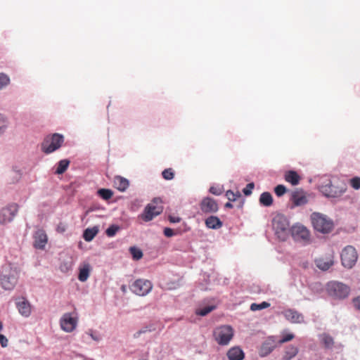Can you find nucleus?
<instances>
[{"label":"nucleus","mask_w":360,"mask_h":360,"mask_svg":"<svg viewBox=\"0 0 360 360\" xmlns=\"http://www.w3.org/2000/svg\"><path fill=\"white\" fill-rule=\"evenodd\" d=\"M19 272L16 268L10 265L3 267L0 275V285L6 290L14 288L18 283Z\"/></svg>","instance_id":"obj_1"},{"label":"nucleus","mask_w":360,"mask_h":360,"mask_svg":"<svg viewBox=\"0 0 360 360\" xmlns=\"http://www.w3.org/2000/svg\"><path fill=\"white\" fill-rule=\"evenodd\" d=\"M272 226L277 238L285 241L290 233V224L287 218L282 214H277L272 220Z\"/></svg>","instance_id":"obj_2"},{"label":"nucleus","mask_w":360,"mask_h":360,"mask_svg":"<svg viewBox=\"0 0 360 360\" xmlns=\"http://www.w3.org/2000/svg\"><path fill=\"white\" fill-rule=\"evenodd\" d=\"M311 219L314 229L320 233H328L333 229V221L323 214L314 212Z\"/></svg>","instance_id":"obj_3"},{"label":"nucleus","mask_w":360,"mask_h":360,"mask_svg":"<svg viewBox=\"0 0 360 360\" xmlns=\"http://www.w3.org/2000/svg\"><path fill=\"white\" fill-rule=\"evenodd\" d=\"M63 141V136L59 134L47 135L41 143V149L46 154L51 153L58 150Z\"/></svg>","instance_id":"obj_4"},{"label":"nucleus","mask_w":360,"mask_h":360,"mask_svg":"<svg viewBox=\"0 0 360 360\" xmlns=\"http://www.w3.org/2000/svg\"><path fill=\"white\" fill-rule=\"evenodd\" d=\"M234 335L233 329L227 325L217 327L213 331V337L218 345H228Z\"/></svg>","instance_id":"obj_5"},{"label":"nucleus","mask_w":360,"mask_h":360,"mask_svg":"<svg viewBox=\"0 0 360 360\" xmlns=\"http://www.w3.org/2000/svg\"><path fill=\"white\" fill-rule=\"evenodd\" d=\"M162 211V200L159 198H155L145 207L140 217L145 221H149L155 217L161 214Z\"/></svg>","instance_id":"obj_6"},{"label":"nucleus","mask_w":360,"mask_h":360,"mask_svg":"<svg viewBox=\"0 0 360 360\" xmlns=\"http://www.w3.org/2000/svg\"><path fill=\"white\" fill-rule=\"evenodd\" d=\"M327 291L330 296L335 298L343 299L349 295V288L342 283L331 281L327 285Z\"/></svg>","instance_id":"obj_7"},{"label":"nucleus","mask_w":360,"mask_h":360,"mask_svg":"<svg viewBox=\"0 0 360 360\" xmlns=\"http://www.w3.org/2000/svg\"><path fill=\"white\" fill-rule=\"evenodd\" d=\"M19 205L11 202L0 210V224L5 225L13 221L18 212Z\"/></svg>","instance_id":"obj_8"},{"label":"nucleus","mask_w":360,"mask_h":360,"mask_svg":"<svg viewBox=\"0 0 360 360\" xmlns=\"http://www.w3.org/2000/svg\"><path fill=\"white\" fill-rule=\"evenodd\" d=\"M357 259V252L353 246L347 245L342 250L341 262L345 267L351 269L356 264Z\"/></svg>","instance_id":"obj_9"},{"label":"nucleus","mask_w":360,"mask_h":360,"mask_svg":"<svg viewBox=\"0 0 360 360\" xmlns=\"http://www.w3.org/2000/svg\"><path fill=\"white\" fill-rule=\"evenodd\" d=\"M152 289V283L146 279H137L131 286V291L139 296L148 295Z\"/></svg>","instance_id":"obj_10"},{"label":"nucleus","mask_w":360,"mask_h":360,"mask_svg":"<svg viewBox=\"0 0 360 360\" xmlns=\"http://www.w3.org/2000/svg\"><path fill=\"white\" fill-rule=\"evenodd\" d=\"M346 191L345 186L337 187L329 182L321 187L322 193L328 198H338Z\"/></svg>","instance_id":"obj_11"},{"label":"nucleus","mask_w":360,"mask_h":360,"mask_svg":"<svg viewBox=\"0 0 360 360\" xmlns=\"http://www.w3.org/2000/svg\"><path fill=\"white\" fill-rule=\"evenodd\" d=\"M200 208L205 214H212L218 211L219 205L214 199L210 197H206L201 200Z\"/></svg>","instance_id":"obj_12"},{"label":"nucleus","mask_w":360,"mask_h":360,"mask_svg":"<svg viewBox=\"0 0 360 360\" xmlns=\"http://www.w3.org/2000/svg\"><path fill=\"white\" fill-rule=\"evenodd\" d=\"M34 247L37 249L44 250L48 242V237L44 230H37L33 236Z\"/></svg>","instance_id":"obj_13"},{"label":"nucleus","mask_w":360,"mask_h":360,"mask_svg":"<svg viewBox=\"0 0 360 360\" xmlns=\"http://www.w3.org/2000/svg\"><path fill=\"white\" fill-rule=\"evenodd\" d=\"M276 347V342L274 337H269L260 347L259 354L262 357L269 355Z\"/></svg>","instance_id":"obj_14"},{"label":"nucleus","mask_w":360,"mask_h":360,"mask_svg":"<svg viewBox=\"0 0 360 360\" xmlns=\"http://www.w3.org/2000/svg\"><path fill=\"white\" fill-rule=\"evenodd\" d=\"M290 200L295 206H302L308 202L306 193L302 189H296L292 191Z\"/></svg>","instance_id":"obj_15"},{"label":"nucleus","mask_w":360,"mask_h":360,"mask_svg":"<svg viewBox=\"0 0 360 360\" xmlns=\"http://www.w3.org/2000/svg\"><path fill=\"white\" fill-rule=\"evenodd\" d=\"M292 236L297 239L308 241L310 238V233L304 226L298 225L293 226Z\"/></svg>","instance_id":"obj_16"},{"label":"nucleus","mask_w":360,"mask_h":360,"mask_svg":"<svg viewBox=\"0 0 360 360\" xmlns=\"http://www.w3.org/2000/svg\"><path fill=\"white\" fill-rule=\"evenodd\" d=\"M16 306L21 315L28 317L31 314V305L24 297L18 298L16 301Z\"/></svg>","instance_id":"obj_17"},{"label":"nucleus","mask_w":360,"mask_h":360,"mask_svg":"<svg viewBox=\"0 0 360 360\" xmlns=\"http://www.w3.org/2000/svg\"><path fill=\"white\" fill-rule=\"evenodd\" d=\"M285 319L293 323H301L304 322V316L302 314L293 309H287L283 311Z\"/></svg>","instance_id":"obj_18"},{"label":"nucleus","mask_w":360,"mask_h":360,"mask_svg":"<svg viewBox=\"0 0 360 360\" xmlns=\"http://www.w3.org/2000/svg\"><path fill=\"white\" fill-rule=\"evenodd\" d=\"M226 356L229 360H243L245 353L240 347L235 346L228 350Z\"/></svg>","instance_id":"obj_19"},{"label":"nucleus","mask_w":360,"mask_h":360,"mask_svg":"<svg viewBox=\"0 0 360 360\" xmlns=\"http://www.w3.org/2000/svg\"><path fill=\"white\" fill-rule=\"evenodd\" d=\"M205 226L208 229H219L222 227L223 223L220 219L216 216H210L205 221Z\"/></svg>","instance_id":"obj_20"},{"label":"nucleus","mask_w":360,"mask_h":360,"mask_svg":"<svg viewBox=\"0 0 360 360\" xmlns=\"http://www.w3.org/2000/svg\"><path fill=\"white\" fill-rule=\"evenodd\" d=\"M315 262L316 266L323 271L329 269L334 264L332 257L319 258L316 259Z\"/></svg>","instance_id":"obj_21"},{"label":"nucleus","mask_w":360,"mask_h":360,"mask_svg":"<svg viewBox=\"0 0 360 360\" xmlns=\"http://www.w3.org/2000/svg\"><path fill=\"white\" fill-rule=\"evenodd\" d=\"M79 270L78 279L82 282L86 281L89 277L90 271L91 270L90 264L88 263H84L79 266Z\"/></svg>","instance_id":"obj_22"},{"label":"nucleus","mask_w":360,"mask_h":360,"mask_svg":"<svg viewBox=\"0 0 360 360\" xmlns=\"http://www.w3.org/2000/svg\"><path fill=\"white\" fill-rule=\"evenodd\" d=\"M285 180L291 184L292 186H296L299 184L300 181V176L299 174L292 170L287 171L284 175Z\"/></svg>","instance_id":"obj_23"},{"label":"nucleus","mask_w":360,"mask_h":360,"mask_svg":"<svg viewBox=\"0 0 360 360\" xmlns=\"http://www.w3.org/2000/svg\"><path fill=\"white\" fill-rule=\"evenodd\" d=\"M114 186L120 191H124L129 186V181L120 176L115 177L113 181Z\"/></svg>","instance_id":"obj_24"},{"label":"nucleus","mask_w":360,"mask_h":360,"mask_svg":"<svg viewBox=\"0 0 360 360\" xmlns=\"http://www.w3.org/2000/svg\"><path fill=\"white\" fill-rule=\"evenodd\" d=\"M298 352L299 349L297 347L293 345L288 346L285 349L282 360H292L298 354Z\"/></svg>","instance_id":"obj_25"},{"label":"nucleus","mask_w":360,"mask_h":360,"mask_svg":"<svg viewBox=\"0 0 360 360\" xmlns=\"http://www.w3.org/2000/svg\"><path fill=\"white\" fill-rule=\"evenodd\" d=\"M321 344L326 349H331L334 345L333 338L327 333H323L319 336Z\"/></svg>","instance_id":"obj_26"},{"label":"nucleus","mask_w":360,"mask_h":360,"mask_svg":"<svg viewBox=\"0 0 360 360\" xmlns=\"http://www.w3.org/2000/svg\"><path fill=\"white\" fill-rule=\"evenodd\" d=\"M98 233V228L94 226L92 228H88L84 231L83 237L86 241H91Z\"/></svg>","instance_id":"obj_27"},{"label":"nucleus","mask_w":360,"mask_h":360,"mask_svg":"<svg viewBox=\"0 0 360 360\" xmlns=\"http://www.w3.org/2000/svg\"><path fill=\"white\" fill-rule=\"evenodd\" d=\"M259 202L261 205L269 207L273 203V198L270 193L269 192H264L261 194L259 197Z\"/></svg>","instance_id":"obj_28"},{"label":"nucleus","mask_w":360,"mask_h":360,"mask_svg":"<svg viewBox=\"0 0 360 360\" xmlns=\"http://www.w3.org/2000/svg\"><path fill=\"white\" fill-rule=\"evenodd\" d=\"M68 168V160H62L59 162L58 167L55 172L56 174H63Z\"/></svg>","instance_id":"obj_29"},{"label":"nucleus","mask_w":360,"mask_h":360,"mask_svg":"<svg viewBox=\"0 0 360 360\" xmlns=\"http://www.w3.org/2000/svg\"><path fill=\"white\" fill-rule=\"evenodd\" d=\"M99 196L104 200H108L112 198L113 192L110 189L101 188L98 191Z\"/></svg>","instance_id":"obj_30"},{"label":"nucleus","mask_w":360,"mask_h":360,"mask_svg":"<svg viewBox=\"0 0 360 360\" xmlns=\"http://www.w3.org/2000/svg\"><path fill=\"white\" fill-rule=\"evenodd\" d=\"M78 317L69 314V333L73 331L77 325Z\"/></svg>","instance_id":"obj_31"},{"label":"nucleus","mask_w":360,"mask_h":360,"mask_svg":"<svg viewBox=\"0 0 360 360\" xmlns=\"http://www.w3.org/2000/svg\"><path fill=\"white\" fill-rule=\"evenodd\" d=\"M215 308L214 306H207L203 307L202 309H198L196 310L195 313L197 315L204 316L208 314L210 312H211L212 310H214Z\"/></svg>","instance_id":"obj_32"},{"label":"nucleus","mask_w":360,"mask_h":360,"mask_svg":"<svg viewBox=\"0 0 360 360\" xmlns=\"http://www.w3.org/2000/svg\"><path fill=\"white\" fill-rule=\"evenodd\" d=\"M270 306V304L266 302H262L261 304L252 303L250 305V309L252 311L261 310L266 309Z\"/></svg>","instance_id":"obj_33"},{"label":"nucleus","mask_w":360,"mask_h":360,"mask_svg":"<svg viewBox=\"0 0 360 360\" xmlns=\"http://www.w3.org/2000/svg\"><path fill=\"white\" fill-rule=\"evenodd\" d=\"M120 229V227L117 225H111L105 231L106 235L108 237L114 236L117 232Z\"/></svg>","instance_id":"obj_34"},{"label":"nucleus","mask_w":360,"mask_h":360,"mask_svg":"<svg viewBox=\"0 0 360 360\" xmlns=\"http://www.w3.org/2000/svg\"><path fill=\"white\" fill-rule=\"evenodd\" d=\"M130 253L131 254L134 259H140L143 257V253L141 250L135 247H131L129 249Z\"/></svg>","instance_id":"obj_35"},{"label":"nucleus","mask_w":360,"mask_h":360,"mask_svg":"<svg viewBox=\"0 0 360 360\" xmlns=\"http://www.w3.org/2000/svg\"><path fill=\"white\" fill-rule=\"evenodd\" d=\"M226 196L229 201H235L238 198L240 197V193L238 191L234 193L233 191L229 190L226 193Z\"/></svg>","instance_id":"obj_36"},{"label":"nucleus","mask_w":360,"mask_h":360,"mask_svg":"<svg viewBox=\"0 0 360 360\" xmlns=\"http://www.w3.org/2000/svg\"><path fill=\"white\" fill-rule=\"evenodd\" d=\"M162 175L165 179L171 180L174 178V173L172 168H168L162 172Z\"/></svg>","instance_id":"obj_37"},{"label":"nucleus","mask_w":360,"mask_h":360,"mask_svg":"<svg viewBox=\"0 0 360 360\" xmlns=\"http://www.w3.org/2000/svg\"><path fill=\"white\" fill-rule=\"evenodd\" d=\"M9 77L4 73H0V89L7 86L9 84Z\"/></svg>","instance_id":"obj_38"},{"label":"nucleus","mask_w":360,"mask_h":360,"mask_svg":"<svg viewBox=\"0 0 360 360\" xmlns=\"http://www.w3.org/2000/svg\"><path fill=\"white\" fill-rule=\"evenodd\" d=\"M350 186L356 190L360 189V177L355 176L349 180Z\"/></svg>","instance_id":"obj_39"},{"label":"nucleus","mask_w":360,"mask_h":360,"mask_svg":"<svg viewBox=\"0 0 360 360\" xmlns=\"http://www.w3.org/2000/svg\"><path fill=\"white\" fill-rule=\"evenodd\" d=\"M286 191L285 186L281 184L276 186L274 188V192L278 197L283 195L286 193Z\"/></svg>","instance_id":"obj_40"},{"label":"nucleus","mask_w":360,"mask_h":360,"mask_svg":"<svg viewBox=\"0 0 360 360\" xmlns=\"http://www.w3.org/2000/svg\"><path fill=\"white\" fill-rule=\"evenodd\" d=\"M7 124L6 120L0 115V136L4 133Z\"/></svg>","instance_id":"obj_41"},{"label":"nucleus","mask_w":360,"mask_h":360,"mask_svg":"<svg viewBox=\"0 0 360 360\" xmlns=\"http://www.w3.org/2000/svg\"><path fill=\"white\" fill-rule=\"evenodd\" d=\"M60 327L64 331H68V314H65L60 321Z\"/></svg>","instance_id":"obj_42"},{"label":"nucleus","mask_w":360,"mask_h":360,"mask_svg":"<svg viewBox=\"0 0 360 360\" xmlns=\"http://www.w3.org/2000/svg\"><path fill=\"white\" fill-rule=\"evenodd\" d=\"M294 337H295L294 335L292 333L283 335V337L278 341V343L280 345H281L285 342H289V341L292 340L294 338Z\"/></svg>","instance_id":"obj_43"},{"label":"nucleus","mask_w":360,"mask_h":360,"mask_svg":"<svg viewBox=\"0 0 360 360\" xmlns=\"http://www.w3.org/2000/svg\"><path fill=\"white\" fill-rule=\"evenodd\" d=\"M254 188V184L250 183L248 184L245 188H243V192L245 195H249L252 193V191Z\"/></svg>","instance_id":"obj_44"},{"label":"nucleus","mask_w":360,"mask_h":360,"mask_svg":"<svg viewBox=\"0 0 360 360\" xmlns=\"http://www.w3.org/2000/svg\"><path fill=\"white\" fill-rule=\"evenodd\" d=\"M210 192L216 195H219L222 193V191L220 188L214 186L210 187Z\"/></svg>","instance_id":"obj_45"},{"label":"nucleus","mask_w":360,"mask_h":360,"mask_svg":"<svg viewBox=\"0 0 360 360\" xmlns=\"http://www.w3.org/2000/svg\"><path fill=\"white\" fill-rule=\"evenodd\" d=\"M164 234L167 237H172L174 236L176 233H174V230L170 228H165L164 229Z\"/></svg>","instance_id":"obj_46"},{"label":"nucleus","mask_w":360,"mask_h":360,"mask_svg":"<svg viewBox=\"0 0 360 360\" xmlns=\"http://www.w3.org/2000/svg\"><path fill=\"white\" fill-rule=\"evenodd\" d=\"M147 331H150L149 329H148V327H145L143 329H141L139 330H138L137 332H136L134 334V338H138L140 337V335L143 333H146Z\"/></svg>","instance_id":"obj_47"},{"label":"nucleus","mask_w":360,"mask_h":360,"mask_svg":"<svg viewBox=\"0 0 360 360\" xmlns=\"http://www.w3.org/2000/svg\"><path fill=\"white\" fill-rule=\"evenodd\" d=\"M0 344L3 347L8 345V339L4 335L0 334Z\"/></svg>","instance_id":"obj_48"},{"label":"nucleus","mask_w":360,"mask_h":360,"mask_svg":"<svg viewBox=\"0 0 360 360\" xmlns=\"http://www.w3.org/2000/svg\"><path fill=\"white\" fill-rule=\"evenodd\" d=\"M169 221L171 223H178L181 221V218L179 217L169 216Z\"/></svg>","instance_id":"obj_49"},{"label":"nucleus","mask_w":360,"mask_h":360,"mask_svg":"<svg viewBox=\"0 0 360 360\" xmlns=\"http://www.w3.org/2000/svg\"><path fill=\"white\" fill-rule=\"evenodd\" d=\"M66 230V226L65 224H60L57 226V231L59 233H64Z\"/></svg>","instance_id":"obj_50"},{"label":"nucleus","mask_w":360,"mask_h":360,"mask_svg":"<svg viewBox=\"0 0 360 360\" xmlns=\"http://www.w3.org/2000/svg\"><path fill=\"white\" fill-rule=\"evenodd\" d=\"M353 303L355 307L360 310V297L354 299Z\"/></svg>","instance_id":"obj_51"},{"label":"nucleus","mask_w":360,"mask_h":360,"mask_svg":"<svg viewBox=\"0 0 360 360\" xmlns=\"http://www.w3.org/2000/svg\"><path fill=\"white\" fill-rule=\"evenodd\" d=\"M225 207L226 208H232L233 205L231 203V202H228L225 204Z\"/></svg>","instance_id":"obj_52"},{"label":"nucleus","mask_w":360,"mask_h":360,"mask_svg":"<svg viewBox=\"0 0 360 360\" xmlns=\"http://www.w3.org/2000/svg\"><path fill=\"white\" fill-rule=\"evenodd\" d=\"M60 269H61V271H65L68 269V268L65 266V265L62 266L60 267Z\"/></svg>","instance_id":"obj_53"},{"label":"nucleus","mask_w":360,"mask_h":360,"mask_svg":"<svg viewBox=\"0 0 360 360\" xmlns=\"http://www.w3.org/2000/svg\"><path fill=\"white\" fill-rule=\"evenodd\" d=\"M3 328V324L1 323V321H0V331L2 330Z\"/></svg>","instance_id":"obj_54"}]
</instances>
